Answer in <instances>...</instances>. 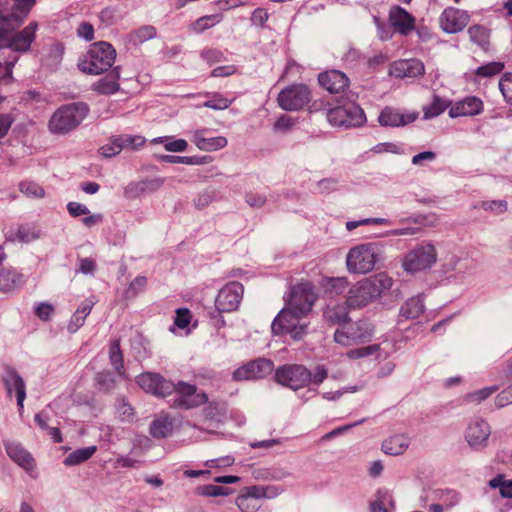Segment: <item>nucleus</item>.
Listing matches in <instances>:
<instances>
[{
    "mask_svg": "<svg viewBox=\"0 0 512 512\" xmlns=\"http://www.w3.org/2000/svg\"><path fill=\"white\" fill-rule=\"evenodd\" d=\"M471 40L481 46L483 49H487L489 45L490 30L483 25H472L468 29Z\"/></svg>",
    "mask_w": 512,
    "mask_h": 512,
    "instance_id": "obj_36",
    "label": "nucleus"
},
{
    "mask_svg": "<svg viewBox=\"0 0 512 512\" xmlns=\"http://www.w3.org/2000/svg\"><path fill=\"white\" fill-rule=\"evenodd\" d=\"M277 100L284 110H301L311 101V91L304 84H294L283 89Z\"/></svg>",
    "mask_w": 512,
    "mask_h": 512,
    "instance_id": "obj_13",
    "label": "nucleus"
},
{
    "mask_svg": "<svg viewBox=\"0 0 512 512\" xmlns=\"http://www.w3.org/2000/svg\"><path fill=\"white\" fill-rule=\"evenodd\" d=\"M201 492L207 496L228 495L231 493L230 489L217 485H205L201 487Z\"/></svg>",
    "mask_w": 512,
    "mask_h": 512,
    "instance_id": "obj_56",
    "label": "nucleus"
},
{
    "mask_svg": "<svg viewBox=\"0 0 512 512\" xmlns=\"http://www.w3.org/2000/svg\"><path fill=\"white\" fill-rule=\"evenodd\" d=\"M419 116L416 111H402L398 108L386 106L379 116L378 122L384 127H400L414 122Z\"/></svg>",
    "mask_w": 512,
    "mask_h": 512,
    "instance_id": "obj_17",
    "label": "nucleus"
},
{
    "mask_svg": "<svg viewBox=\"0 0 512 512\" xmlns=\"http://www.w3.org/2000/svg\"><path fill=\"white\" fill-rule=\"evenodd\" d=\"M93 306L94 301L91 299H87L80 304L68 325V330L71 333L76 332L80 327L83 326L85 318L90 314Z\"/></svg>",
    "mask_w": 512,
    "mask_h": 512,
    "instance_id": "obj_30",
    "label": "nucleus"
},
{
    "mask_svg": "<svg viewBox=\"0 0 512 512\" xmlns=\"http://www.w3.org/2000/svg\"><path fill=\"white\" fill-rule=\"evenodd\" d=\"M155 35L156 29L153 26H143L130 34V41L139 44L153 38Z\"/></svg>",
    "mask_w": 512,
    "mask_h": 512,
    "instance_id": "obj_43",
    "label": "nucleus"
},
{
    "mask_svg": "<svg viewBox=\"0 0 512 512\" xmlns=\"http://www.w3.org/2000/svg\"><path fill=\"white\" fill-rule=\"evenodd\" d=\"M327 119L333 126L357 127L362 125L366 118L362 108L354 102H343L341 105L329 108Z\"/></svg>",
    "mask_w": 512,
    "mask_h": 512,
    "instance_id": "obj_9",
    "label": "nucleus"
},
{
    "mask_svg": "<svg viewBox=\"0 0 512 512\" xmlns=\"http://www.w3.org/2000/svg\"><path fill=\"white\" fill-rule=\"evenodd\" d=\"M115 56L116 52L111 44L97 42L79 59L78 67L83 73L100 74L111 68Z\"/></svg>",
    "mask_w": 512,
    "mask_h": 512,
    "instance_id": "obj_6",
    "label": "nucleus"
},
{
    "mask_svg": "<svg viewBox=\"0 0 512 512\" xmlns=\"http://www.w3.org/2000/svg\"><path fill=\"white\" fill-rule=\"evenodd\" d=\"M374 335V326L368 320L348 321L336 328L334 341L347 348L345 357L349 360L378 358L380 344H368Z\"/></svg>",
    "mask_w": 512,
    "mask_h": 512,
    "instance_id": "obj_2",
    "label": "nucleus"
},
{
    "mask_svg": "<svg viewBox=\"0 0 512 512\" xmlns=\"http://www.w3.org/2000/svg\"><path fill=\"white\" fill-rule=\"evenodd\" d=\"M496 402L500 407L512 403V384L497 396Z\"/></svg>",
    "mask_w": 512,
    "mask_h": 512,
    "instance_id": "obj_64",
    "label": "nucleus"
},
{
    "mask_svg": "<svg viewBox=\"0 0 512 512\" xmlns=\"http://www.w3.org/2000/svg\"><path fill=\"white\" fill-rule=\"evenodd\" d=\"M96 446H89L81 449H77L74 452L70 453L64 460V464L66 466H73L80 464L90 457L96 452Z\"/></svg>",
    "mask_w": 512,
    "mask_h": 512,
    "instance_id": "obj_35",
    "label": "nucleus"
},
{
    "mask_svg": "<svg viewBox=\"0 0 512 512\" xmlns=\"http://www.w3.org/2000/svg\"><path fill=\"white\" fill-rule=\"evenodd\" d=\"M424 72V64L418 59L395 61L390 67V74L397 78H415Z\"/></svg>",
    "mask_w": 512,
    "mask_h": 512,
    "instance_id": "obj_22",
    "label": "nucleus"
},
{
    "mask_svg": "<svg viewBox=\"0 0 512 512\" xmlns=\"http://www.w3.org/2000/svg\"><path fill=\"white\" fill-rule=\"evenodd\" d=\"M497 391V387H487L476 392H473L467 396V401L470 403H479L482 400L488 398L494 392Z\"/></svg>",
    "mask_w": 512,
    "mask_h": 512,
    "instance_id": "obj_54",
    "label": "nucleus"
},
{
    "mask_svg": "<svg viewBox=\"0 0 512 512\" xmlns=\"http://www.w3.org/2000/svg\"><path fill=\"white\" fill-rule=\"evenodd\" d=\"M88 111V106L81 102L63 105L51 116L48 129L52 134H67L80 125Z\"/></svg>",
    "mask_w": 512,
    "mask_h": 512,
    "instance_id": "obj_5",
    "label": "nucleus"
},
{
    "mask_svg": "<svg viewBox=\"0 0 512 512\" xmlns=\"http://www.w3.org/2000/svg\"><path fill=\"white\" fill-rule=\"evenodd\" d=\"M436 260L435 246L428 242H422L405 256L403 266L407 271L416 272L431 267Z\"/></svg>",
    "mask_w": 512,
    "mask_h": 512,
    "instance_id": "obj_11",
    "label": "nucleus"
},
{
    "mask_svg": "<svg viewBox=\"0 0 512 512\" xmlns=\"http://www.w3.org/2000/svg\"><path fill=\"white\" fill-rule=\"evenodd\" d=\"M119 415L124 421H132L134 418L133 408L128 404L122 401L118 407Z\"/></svg>",
    "mask_w": 512,
    "mask_h": 512,
    "instance_id": "obj_63",
    "label": "nucleus"
},
{
    "mask_svg": "<svg viewBox=\"0 0 512 512\" xmlns=\"http://www.w3.org/2000/svg\"><path fill=\"white\" fill-rule=\"evenodd\" d=\"M6 453L10 459L28 472L34 468V459L19 443L5 442Z\"/></svg>",
    "mask_w": 512,
    "mask_h": 512,
    "instance_id": "obj_25",
    "label": "nucleus"
},
{
    "mask_svg": "<svg viewBox=\"0 0 512 512\" xmlns=\"http://www.w3.org/2000/svg\"><path fill=\"white\" fill-rule=\"evenodd\" d=\"M173 429V419L167 415H160L153 421L150 427V433L153 437L165 438L172 433Z\"/></svg>",
    "mask_w": 512,
    "mask_h": 512,
    "instance_id": "obj_31",
    "label": "nucleus"
},
{
    "mask_svg": "<svg viewBox=\"0 0 512 512\" xmlns=\"http://www.w3.org/2000/svg\"><path fill=\"white\" fill-rule=\"evenodd\" d=\"M499 88L505 100L512 103V74L507 73L502 76L499 82Z\"/></svg>",
    "mask_w": 512,
    "mask_h": 512,
    "instance_id": "obj_52",
    "label": "nucleus"
},
{
    "mask_svg": "<svg viewBox=\"0 0 512 512\" xmlns=\"http://www.w3.org/2000/svg\"><path fill=\"white\" fill-rule=\"evenodd\" d=\"M161 161L170 163L198 164L195 157L163 155Z\"/></svg>",
    "mask_w": 512,
    "mask_h": 512,
    "instance_id": "obj_60",
    "label": "nucleus"
},
{
    "mask_svg": "<svg viewBox=\"0 0 512 512\" xmlns=\"http://www.w3.org/2000/svg\"><path fill=\"white\" fill-rule=\"evenodd\" d=\"M19 190L25 196L30 198H42L44 196V189L33 181H22L19 183Z\"/></svg>",
    "mask_w": 512,
    "mask_h": 512,
    "instance_id": "obj_42",
    "label": "nucleus"
},
{
    "mask_svg": "<svg viewBox=\"0 0 512 512\" xmlns=\"http://www.w3.org/2000/svg\"><path fill=\"white\" fill-rule=\"evenodd\" d=\"M123 144L120 143L119 136L112 138L107 144L99 149V153L104 157H112L121 152Z\"/></svg>",
    "mask_w": 512,
    "mask_h": 512,
    "instance_id": "obj_48",
    "label": "nucleus"
},
{
    "mask_svg": "<svg viewBox=\"0 0 512 512\" xmlns=\"http://www.w3.org/2000/svg\"><path fill=\"white\" fill-rule=\"evenodd\" d=\"M151 143H161L164 145L165 150L169 152H184L188 148V142L184 139H174L173 137H158L151 141Z\"/></svg>",
    "mask_w": 512,
    "mask_h": 512,
    "instance_id": "obj_37",
    "label": "nucleus"
},
{
    "mask_svg": "<svg viewBox=\"0 0 512 512\" xmlns=\"http://www.w3.org/2000/svg\"><path fill=\"white\" fill-rule=\"evenodd\" d=\"M192 320V314L187 308H179L176 310V316L174 320V325L179 329L188 328L189 324Z\"/></svg>",
    "mask_w": 512,
    "mask_h": 512,
    "instance_id": "obj_49",
    "label": "nucleus"
},
{
    "mask_svg": "<svg viewBox=\"0 0 512 512\" xmlns=\"http://www.w3.org/2000/svg\"><path fill=\"white\" fill-rule=\"evenodd\" d=\"M110 361L118 375L126 378L119 340H114L110 344Z\"/></svg>",
    "mask_w": 512,
    "mask_h": 512,
    "instance_id": "obj_38",
    "label": "nucleus"
},
{
    "mask_svg": "<svg viewBox=\"0 0 512 512\" xmlns=\"http://www.w3.org/2000/svg\"><path fill=\"white\" fill-rule=\"evenodd\" d=\"M78 36L86 39V40H92L94 37V28L93 26L88 22H83L79 25L77 29Z\"/></svg>",
    "mask_w": 512,
    "mask_h": 512,
    "instance_id": "obj_62",
    "label": "nucleus"
},
{
    "mask_svg": "<svg viewBox=\"0 0 512 512\" xmlns=\"http://www.w3.org/2000/svg\"><path fill=\"white\" fill-rule=\"evenodd\" d=\"M10 13L0 8V48H9L16 52H26L35 39L38 24L31 22L18 31L24 18L28 15L35 0H12Z\"/></svg>",
    "mask_w": 512,
    "mask_h": 512,
    "instance_id": "obj_1",
    "label": "nucleus"
},
{
    "mask_svg": "<svg viewBox=\"0 0 512 512\" xmlns=\"http://www.w3.org/2000/svg\"><path fill=\"white\" fill-rule=\"evenodd\" d=\"M279 494L275 486L253 485L241 489L236 504L242 512H256L262 499L274 498Z\"/></svg>",
    "mask_w": 512,
    "mask_h": 512,
    "instance_id": "obj_10",
    "label": "nucleus"
},
{
    "mask_svg": "<svg viewBox=\"0 0 512 512\" xmlns=\"http://www.w3.org/2000/svg\"><path fill=\"white\" fill-rule=\"evenodd\" d=\"M6 239L11 242H31L39 237V231L33 224H21L10 227L5 232Z\"/></svg>",
    "mask_w": 512,
    "mask_h": 512,
    "instance_id": "obj_27",
    "label": "nucleus"
},
{
    "mask_svg": "<svg viewBox=\"0 0 512 512\" xmlns=\"http://www.w3.org/2000/svg\"><path fill=\"white\" fill-rule=\"evenodd\" d=\"M243 286L239 282H230L218 293L215 306L220 313L236 310L243 296Z\"/></svg>",
    "mask_w": 512,
    "mask_h": 512,
    "instance_id": "obj_15",
    "label": "nucleus"
},
{
    "mask_svg": "<svg viewBox=\"0 0 512 512\" xmlns=\"http://www.w3.org/2000/svg\"><path fill=\"white\" fill-rule=\"evenodd\" d=\"M389 22L401 35H409L416 27L415 17L400 6H393L389 11Z\"/></svg>",
    "mask_w": 512,
    "mask_h": 512,
    "instance_id": "obj_20",
    "label": "nucleus"
},
{
    "mask_svg": "<svg viewBox=\"0 0 512 512\" xmlns=\"http://www.w3.org/2000/svg\"><path fill=\"white\" fill-rule=\"evenodd\" d=\"M192 142L203 151H217L227 145V139L223 136H212L207 129L194 132Z\"/></svg>",
    "mask_w": 512,
    "mask_h": 512,
    "instance_id": "obj_24",
    "label": "nucleus"
},
{
    "mask_svg": "<svg viewBox=\"0 0 512 512\" xmlns=\"http://www.w3.org/2000/svg\"><path fill=\"white\" fill-rule=\"evenodd\" d=\"M379 256V248L374 243L356 245L347 254V268L351 273H368L375 267Z\"/></svg>",
    "mask_w": 512,
    "mask_h": 512,
    "instance_id": "obj_8",
    "label": "nucleus"
},
{
    "mask_svg": "<svg viewBox=\"0 0 512 512\" xmlns=\"http://www.w3.org/2000/svg\"><path fill=\"white\" fill-rule=\"evenodd\" d=\"M275 379L279 384L297 390L310 383L311 372L303 365L287 364L276 370Z\"/></svg>",
    "mask_w": 512,
    "mask_h": 512,
    "instance_id": "obj_12",
    "label": "nucleus"
},
{
    "mask_svg": "<svg viewBox=\"0 0 512 512\" xmlns=\"http://www.w3.org/2000/svg\"><path fill=\"white\" fill-rule=\"evenodd\" d=\"M482 207L486 211H491L495 214H501L507 210V203L503 200H493L483 202Z\"/></svg>",
    "mask_w": 512,
    "mask_h": 512,
    "instance_id": "obj_55",
    "label": "nucleus"
},
{
    "mask_svg": "<svg viewBox=\"0 0 512 512\" xmlns=\"http://www.w3.org/2000/svg\"><path fill=\"white\" fill-rule=\"evenodd\" d=\"M119 140L123 144V149L137 150L146 143V139L141 135L124 134L119 136Z\"/></svg>",
    "mask_w": 512,
    "mask_h": 512,
    "instance_id": "obj_44",
    "label": "nucleus"
},
{
    "mask_svg": "<svg viewBox=\"0 0 512 512\" xmlns=\"http://www.w3.org/2000/svg\"><path fill=\"white\" fill-rule=\"evenodd\" d=\"M119 88L118 75L110 73L94 84V90L101 94H113Z\"/></svg>",
    "mask_w": 512,
    "mask_h": 512,
    "instance_id": "obj_34",
    "label": "nucleus"
},
{
    "mask_svg": "<svg viewBox=\"0 0 512 512\" xmlns=\"http://www.w3.org/2000/svg\"><path fill=\"white\" fill-rule=\"evenodd\" d=\"M348 305H340L334 301H330L323 313V317L330 325H340L347 323L348 320Z\"/></svg>",
    "mask_w": 512,
    "mask_h": 512,
    "instance_id": "obj_28",
    "label": "nucleus"
},
{
    "mask_svg": "<svg viewBox=\"0 0 512 512\" xmlns=\"http://www.w3.org/2000/svg\"><path fill=\"white\" fill-rule=\"evenodd\" d=\"M424 311L423 300L420 297H412L407 300L400 309V317L406 320L418 318Z\"/></svg>",
    "mask_w": 512,
    "mask_h": 512,
    "instance_id": "obj_33",
    "label": "nucleus"
},
{
    "mask_svg": "<svg viewBox=\"0 0 512 512\" xmlns=\"http://www.w3.org/2000/svg\"><path fill=\"white\" fill-rule=\"evenodd\" d=\"M3 382L8 394L11 396L15 392L17 405L21 412L24 408V400L26 398L25 383L14 369L7 368L3 376Z\"/></svg>",
    "mask_w": 512,
    "mask_h": 512,
    "instance_id": "obj_23",
    "label": "nucleus"
},
{
    "mask_svg": "<svg viewBox=\"0 0 512 512\" xmlns=\"http://www.w3.org/2000/svg\"><path fill=\"white\" fill-rule=\"evenodd\" d=\"M459 494L454 490L442 491L439 501L444 505L445 509H450L459 502Z\"/></svg>",
    "mask_w": 512,
    "mask_h": 512,
    "instance_id": "obj_53",
    "label": "nucleus"
},
{
    "mask_svg": "<svg viewBox=\"0 0 512 512\" xmlns=\"http://www.w3.org/2000/svg\"><path fill=\"white\" fill-rule=\"evenodd\" d=\"M504 69V64L501 62H490L485 65L478 67L471 74L474 75L473 80L477 81V78H488L499 74Z\"/></svg>",
    "mask_w": 512,
    "mask_h": 512,
    "instance_id": "obj_40",
    "label": "nucleus"
},
{
    "mask_svg": "<svg viewBox=\"0 0 512 512\" xmlns=\"http://www.w3.org/2000/svg\"><path fill=\"white\" fill-rule=\"evenodd\" d=\"M201 57L210 64L220 62L223 59V53L218 49H205L201 53Z\"/></svg>",
    "mask_w": 512,
    "mask_h": 512,
    "instance_id": "obj_57",
    "label": "nucleus"
},
{
    "mask_svg": "<svg viewBox=\"0 0 512 512\" xmlns=\"http://www.w3.org/2000/svg\"><path fill=\"white\" fill-rule=\"evenodd\" d=\"M274 370V364L271 360L259 358L251 361L233 373V379L237 381L259 379L270 375Z\"/></svg>",
    "mask_w": 512,
    "mask_h": 512,
    "instance_id": "obj_16",
    "label": "nucleus"
},
{
    "mask_svg": "<svg viewBox=\"0 0 512 512\" xmlns=\"http://www.w3.org/2000/svg\"><path fill=\"white\" fill-rule=\"evenodd\" d=\"M489 486L493 489H499L504 498H512V480L505 479L503 475H498L489 481Z\"/></svg>",
    "mask_w": 512,
    "mask_h": 512,
    "instance_id": "obj_41",
    "label": "nucleus"
},
{
    "mask_svg": "<svg viewBox=\"0 0 512 512\" xmlns=\"http://www.w3.org/2000/svg\"><path fill=\"white\" fill-rule=\"evenodd\" d=\"M490 432L487 422L476 419L468 425L465 438L472 448L478 449L486 445Z\"/></svg>",
    "mask_w": 512,
    "mask_h": 512,
    "instance_id": "obj_21",
    "label": "nucleus"
},
{
    "mask_svg": "<svg viewBox=\"0 0 512 512\" xmlns=\"http://www.w3.org/2000/svg\"><path fill=\"white\" fill-rule=\"evenodd\" d=\"M393 285V280L385 273H378L359 281L349 289L345 304L350 308L366 306L377 298L382 297Z\"/></svg>",
    "mask_w": 512,
    "mask_h": 512,
    "instance_id": "obj_4",
    "label": "nucleus"
},
{
    "mask_svg": "<svg viewBox=\"0 0 512 512\" xmlns=\"http://www.w3.org/2000/svg\"><path fill=\"white\" fill-rule=\"evenodd\" d=\"M319 83L330 93L342 92L348 86V78L340 71L332 70L319 75Z\"/></svg>",
    "mask_w": 512,
    "mask_h": 512,
    "instance_id": "obj_26",
    "label": "nucleus"
},
{
    "mask_svg": "<svg viewBox=\"0 0 512 512\" xmlns=\"http://www.w3.org/2000/svg\"><path fill=\"white\" fill-rule=\"evenodd\" d=\"M389 222L384 218H367L360 221H348L346 228L348 231H352L361 225H387Z\"/></svg>",
    "mask_w": 512,
    "mask_h": 512,
    "instance_id": "obj_51",
    "label": "nucleus"
},
{
    "mask_svg": "<svg viewBox=\"0 0 512 512\" xmlns=\"http://www.w3.org/2000/svg\"><path fill=\"white\" fill-rule=\"evenodd\" d=\"M408 446L409 440L405 435H394L383 442L382 449L385 454L400 455Z\"/></svg>",
    "mask_w": 512,
    "mask_h": 512,
    "instance_id": "obj_32",
    "label": "nucleus"
},
{
    "mask_svg": "<svg viewBox=\"0 0 512 512\" xmlns=\"http://www.w3.org/2000/svg\"><path fill=\"white\" fill-rule=\"evenodd\" d=\"M392 507V498L388 492L380 493L371 504L372 512H388Z\"/></svg>",
    "mask_w": 512,
    "mask_h": 512,
    "instance_id": "obj_46",
    "label": "nucleus"
},
{
    "mask_svg": "<svg viewBox=\"0 0 512 512\" xmlns=\"http://www.w3.org/2000/svg\"><path fill=\"white\" fill-rule=\"evenodd\" d=\"M308 315L286 306L274 319L271 329L274 334H287L293 339H301L309 326Z\"/></svg>",
    "mask_w": 512,
    "mask_h": 512,
    "instance_id": "obj_7",
    "label": "nucleus"
},
{
    "mask_svg": "<svg viewBox=\"0 0 512 512\" xmlns=\"http://www.w3.org/2000/svg\"><path fill=\"white\" fill-rule=\"evenodd\" d=\"M231 104V101L221 94H213L204 103V106L212 109H226Z\"/></svg>",
    "mask_w": 512,
    "mask_h": 512,
    "instance_id": "obj_50",
    "label": "nucleus"
},
{
    "mask_svg": "<svg viewBox=\"0 0 512 512\" xmlns=\"http://www.w3.org/2000/svg\"><path fill=\"white\" fill-rule=\"evenodd\" d=\"M24 283L23 275L14 268L0 269V290L9 292L20 287Z\"/></svg>",
    "mask_w": 512,
    "mask_h": 512,
    "instance_id": "obj_29",
    "label": "nucleus"
},
{
    "mask_svg": "<svg viewBox=\"0 0 512 512\" xmlns=\"http://www.w3.org/2000/svg\"><path fill=\"white\" fill-rule=\"evenodd\" d=\"M222 19H223V16L221 14L202 16L191 24V29L195 33H201L203 31L215 26L216 24L221 22Z\"/></svg>",
    "mask_w": 512,
    "mask_h": 512,
    "instance_id": "obj_39",
    "label": "nucleus"
},
{
    "mask_svg": "<svg viewBox=\"0 0 512 512\" xmlns=\"http://www.w3.org/2000/svg\"><path fill=\"white\" fill-rule=\"evenodd\" d=\"M483 110L484 103L479 97L467 96L462 100L451 103L449 116L452 118L473 117L481 114Z\"/></svg>",
    "mask_w": 512,
    "mask_h": 512,
    "instance_id": "obj_19",
    "label": "nucleus"
},
{
    "mask_svg": "<svg viewBox=\"0 0 512 512\" xmlns=\"http://www.w3.org/2000/svg\"><path fill=\"white\" fill-rule=\"evenodd\" d=\"M316 299L314 286L310 282H302L292 288L287 306L309 315Z\"/></svg>",
    "mask_w": 512,
    "mask_h": 512,
    "instance_id": "obj_14",
    "label": "nucleus"
},
{
    "mask_svg": "<svg viewBox=\"0 0 512 512\" xmlns=\"http://www.w3.org/2000/svg\"><path fill=\"white\" fill-rule=\"evenodd\" d=\"M214 5L222 11H227L236 7L246 5V2L241 0H217Z\"/></svg>",
    "mask_w": 512,
    "mask_h": 512,
    "instance_id": "obj_61",
    "label": "nucleus"
},
{
    "mask_svg": "<svg viewBox=\"0 0 512 512\" xmlns=\"http://www.w3.org/2000/svg\"><path fill=\"white\" fill-rule=\"evenodd\" d=\"M470 15L461 9L448 7L439 19L440 27L446 33H457L462 31L469 23Z\"/></svg>",
    "mask_w": 512,
    "mask_h": 512,
    "instance_id": "obj_18",
    "label": "nucleus"
},
{
    "mask_svg": "<svg viewBox=\"0 0 512 512\" xmlns=\"http://www.w3.org/2000/svg\"><path fill=\"white\" fill-rule=\"evenodd\" d=\"M137 383L143 390L158 397H165L175 391L173 405L178 408L189 409L207 401V396L204 393L197 392L194 385L184 382L174 385L159 374L143 373L138 376Z\"/></svg>",
    "mask_w": 512,
    "mask_h": 512,
    "instance_id": "obj_3",
    "label": "nucleus"
},
{
    "mask_svg": "<svg viewBox=\"0 0 512 512\" xmlns=\"http://www.w3.org/2000/svg\"><path fill=\"white\" fill-rule=\"evenodd\" d=\"M67 210L72 217L85 216L90 213L85 205L78 202H69Z\"/></svg>",
    "mask_w": 512,
    "mask_h": 512,
    "instance_id": "obj_58",
    "label": "nucleus"
},
{
    "mask_svg": "<svg viewBox=\"0 0 512 512\" xmlns=\"http://www.w3.org/2000/svg\"><path fill=\"white\" fill-rule=\"evenodd\" d=\"M324 285L327 292L339 295L347 289L348 280L344 277L330 278Z\"/></svg>",
    "mask_w": 512,
    "mask_h": 512,
    "instance_id": "obj_45",
    "label": "nucleus"
},
{
    "mask_svg": "<svg viewBox=\"0 0 512 512\" xmlns=\"http://www.w3.org/2000/svg\"><path fill=\"white\" fill-rule=\"evenodd\" d=\"M447 108L445 101L435 97L432 103L424 108V117L426 119L434 118L444 112Z\"/></svg>",
    "mask_w": 512,
    "mask_h": 512,
    "instance_id": "obj_47",
    "label": "nucleus"
},
{
    "mask_svg": "<svg viewBox=\"0 0 512 512\" xmlns=\"http://www.w3.org/2000/svg\"><path fill=\"white\" fill-rule=\"evenodd\" d=\"M53 312V306L48 303H41L35 309V314L37 317L44 321L49 320Z\"/></svg>",
    "mask_w": 512,
    "mask_h": 512,
    "instance_id": "obj_59",
    "label": "nucleus"
}]
</instances>
